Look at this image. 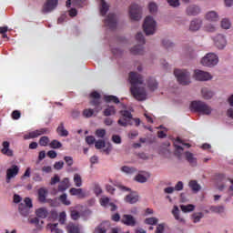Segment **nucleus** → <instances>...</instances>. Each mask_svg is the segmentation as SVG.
<instances>
[{"label": "nucleus", "instance_id": "nucleus-1", "mask_svg": "<svg viewBox=\"0 0 233 233\" xmlns=\"http://www.w3.org/2000/svg\"><path fill=\"white\" fill-rule=\"evenodd\" d=\"M129 83L131 84L130 92L137 101L147 99V90L145 87H137V85H143V76L137 72L129 73Z\"/></svg>", "mask_w": 233, "mask_h": 233}, {"label": "nucleus", "instance_id": "nucleus-2", "mask_svg": "<svg viewBox=\"0 0 233 233\" xmlns=\"http://www.w3.org/2000/svg\"><path fill=\"white\" fill-rule=\"evenodd\" d=\"M120 115L122 117L117 121V124L120 127H128V125L132 126L134 125V123H132L133 121H135L136 127H139V125H141V119L134 118L132 116V113H130L128 110H121Z\"/></svg>", "mask_w": 233, "mask_h": 233}, {"label": "nucleus", "instance_id": "nucleus-3", "mask_svg": "<svg viewBox=\"0 0 233 233\" xmlns=\"http://www.w3.org/2000/svg\"><path fill=\"white\" fill-rule=\"evenodd\" d=\"M190 110L191 112H198V114H202L203 116H210L212 114V107L203 101L191 102Z\"/></svg>", "mask_w": 233, "mask_h": 233}, {"label": "nucleus", "instance_id": "nucleus-4", "mask_svg": "<svg viewBox=\"0 0 233 233\" xmlns=\"http://www.w3.org/2000/svg\"><path fill=\"white\" fill-rule=\"evenodd\" d=\"M174 76L180 85H190V73L185 69H175Z\"/></svg>", "mask_w": 233, "mask_h": 233}, {"label": "nucleus", "instance_id": "nucleus-5", "mask_svg": "<svg viewBox=\"0 0 233 233\" xmlns=\"http://www.w3.org/2000/svg\"><path fill=\"white\" fill-rule=\"evenodd\" d=\"M136 40L140 45L135 46L133 48H131L130 52L134 56H141L144 53L143 45H145V43H146L145 36L143 35V33H141V32L137 33L136 35Z\"/></svg>", "mask_w": 233, "mask_h": 233}, {"label": "nucleus", "instance_id": "nucleus-6", "mask_svg": "<svg viewBox=\"0 0 233 233\" xmlns=\"http://www.w3.org/2000/svg\"><path fill=\"white\" fill-rule=\"evenodd\" d=\"M143 28L146 35H153L156 32V20L152 16H147L143 24Z\"/></svg>", "mask_w": 233, "mask_h": 233}, {"label": "nucleus", "instance_id": "nucleus-7", "mask_svg": "<svg viewBox=\"0 0 233 233\" xmlns=\"http://www.w3.org/2000/svg\"><path fill=\"white\" fill-rule=\"evenodd\" d=\"M201 63L203 65V66H216V65H218V63H219V59L218 58V56H216V54L213 53H208L207 54V56H205L202 60Z\"/></svg>", "mask_w": 233, "mask_h": 233}, {"label": "nucleus", "instance_id": "nucleus-8", "mask_svg": "<svg viewBox=\"0 0 233 233\" xmlns=\"http://www.w3.org/2000/svg\"><path fill=\"white\" fill-rule=\"evenodd\" d=\"M129 16L132 21L141 19V7L137 4H132L129 7Z\"/></svg>", "mask_w": 233, "mask_h": 233}, {"label": "nucleus", "instance_id": "nucleus-9", "mask_svg": "<svg viewBox=\"0 0 233 233\" xmlns=\"http://www.w3.org/2000/svg\"><path fill=\"white\" fill-rule=\"evenodd\" d=\"M193 77L196 79V81H210V79H212V75H210L208 72L196 69L194 71Z\"/></svg>", "mask_w": 233, "mask_h": 233}, {"label": "nucleus", "instance_id": "nucleus-10", "mask_svg": "<svg viewBox=\"0 0 233 233\" xmlns=\"http://www.w3.org/2000/svg\"><path fill=\"white\" fill-rule=\"evenodd\" d=\"M50 130L46 127L36 129L24 136V139H35V137H39V136H43L44 134H49Z\"/></svg>", "mask_w": 233, "mask_h": 233}, {"label": "nucleus", "instance_id": "nucleus-11", "mask_svg": "<svg viewBox=\"0 0 233 233\" xmlns=\"http://www.w3.org/2000/svg\"><path fill=\"white\" fill-rule=\"evenodd\" d=\"M57 5H59V0H46L43 5V14H49V12H53V10L57 8Z\"/></svg>", "mask_w": 233, "mask_h": 233}, {"label": "nucleus", "instance_id": "nucleus-12", "mask_svg": "<svg viewBox=\"0 0 233 233\" xmlns=\"http://www.w3.org/2000/svg\"><path fill=\"white\" fill-rule=\"evenodd\" d=\"M90 97L92 98V100H90V105L96 106V112H99V110H101V107H99V105H101V95L95 91L90 94Z\"/></svg>", "mask_w": 233, "mask_h": 233}, {"label": "nucleus", "instance_id": "nucleus-13", "mask_svg": "<svg viewBox=\"0 0 233 233\" xmlns=\"http://www.w3.org/2000/svg\"><path fill=\"white\" fill-rule=\"evenodd\" d=\"M105 26L110 28V30H115L117 26V20L116 19V15L109 14L104 21Z\"/></svg>", "mask_w": 233, "mask_h": 233}, {"label": "nucleus", "instance_id": "nucleus-14", "mask_svg": "<svg viewBox=\"0 0 233 233\" xmlns=\"http://www.w3.org/2000/svg\"><path fill=\"white\" fill-rule=\"evenodd\" d=\"M121 223L124 225H127V227H136L137 225V221H136V218L132 215H123Z\"/></svg>", "mask_w": 233, "mask_h": 233}, {"label": "nucleus", "instance_id": "nucleus-15", "mask_svg": "<svg viewBox=\"0 0 233 233\" xmlns=\"http://www.w3.org/2000/svg\"><path fill=\"white\" fill-rule=\"evenodd\" d=\"M19 174V167L13 165L6 170V183H10V179L15 177Z\"/></svg>", "mask_w": 233, "mask_h": 233}, {"label": "nucleus", "instance_id": "nucleus-16", "mask_svg": "<svg viewBox=\"0 0 233 233\" xmlns=\"http://www.w3.org/2000/svg\"><path fill=\"white\" fill-rule=\"evenodd\" d=\"M214 43L217 48L219 50H223L225 46H227V39L223 35H218L214 37Z\"/></svg>", "mask_w": 233, "mask_h": 233}, {"label": "nucleus", "instance_id": "nucleus-17", "mask_svg": "<svg viewBox=\"0 0 233 233\" xmlns=\"http://www.w3.org/2000/svg\"><path fill=\"white\" fill-rule=\"evenodd\" d=\"M2 154H4V156H8V157H12L14 156V151L12 149H10V142L8 141H4L2 144Z\"/></svg>", "mask_w": 233, "mask_h": 233}, {"label": "nucleus", "instance_id": "nucleus-18", "mask_svg": "<svg viewBox=\"0 0 233 233\" xmlns=\"http://www.w3.org/2000/svg\"><path fill=\"white\" fill-rule=\"evenodd\" d=\"M126 203H129L130 205H134L139 201V195L136 192H131L129 195L126 196L125 198Z\"/></svg>", "mask_w": 233, "mask_h": 233}, {"label": "nucleus", "instance_id": "nucleus-19", "mask_svg": "<svg viewBox=\"0 0 233 233\" xmlns=\"http://www.w3.org/2000/svg\"><path fill=\"white\" fill-rule=\"evenodd\" d=\"M56 134L60 136V137H68V130L65 128V123L61 122L56 128Z\"/></svg>", "mask_w": 233, "mask_h": 233}, {"label": "nucleus", "instance_id": "nucleus-20", "mask_svg": "<svg viewBox=\"0 0 233 233\" xmlns=\"http://www.w3.org/2000/svg\"><path fill=\"white\" fill-rule=\"evenodd\" d=\"M185 157L187 161L189 162L191 167H196V165H198V159L194 157V154H192L191 152L187 151L185 153Z\"/></svg>", "mask_w": 233, "mask_h": 233}, {"label": "nucleus", "instance_id": "nucleus-21", "mask_svg": "<svg viewBox=\"0 0 233 233\" xmlns=\"http://www.w3.org/2000/svg\"><path fill=\"white\" fill-rule=\"evenodd\" d=\"M199 28H201V20L199 19L192 20L189 25V30H191V32H198Z\"/></svg>", "mask_w": 233, "mask_h": 233}, {"label": "nucleus", "instance_id": "nucleus-22", "mask_svg": "<svg viewBox=\"0 0 233 233\" xmlns=\"http://www.w3.org/2000/svg\"><path fill=\"white\" fill-rule=\"evenodd\" d=\"M201 12V9H199V6L198 5H189L187 8V15H198Z\"/></svg>", "mask_w": 233, "mask_h": 233}, {"label": "nucleus", "instance_id": "nucleus-23", "mask_svg": "<svg viewBox=\"0 0 233 233\" xmlns=\"http://www.w3.org/2000/svg\"><path fill=\"white\" fill-rule=\"evenodd\" d=\"M68 187H70V180L66 177L58 185V191L65 192V190L68 189Z\"/></svg>", "mask_w": 233, "mask_h": 233}, {"label": "nucleus", "instance_id": "nucleus-24", "mask_svg": "<svg viewBox=\"0 0 233 233\" xmlns=\"http://www.w3.org/2000/svg\"><path fill=\"white\" fill-rule=\"evenodd\" d=\"M201 94L204 99H212L214 97V92L207 87L202 88Z\"/></svg>", "mask_w": 233, "mask_h": 233}, {"label": "nucleus", "instance_id": "nucleus-25", "mask_svg": "<svg viewBox=\"0 0 233 233\" xmlns=\"http://www.w3.org/2000/svg\"><path fill=\"white\" fill-rule=\"evenodd\" d=\"M18 210L24 218H27V216L30 214V208H28L25 204L21 203L18 206Z\"/></svg>", "mask_w": 233, "mask_h": 233}, {"label": "nucleus", "instance_id": "nucleus-26", "mask_svg": "<svg viewBox=\"0 0 233 233\" xmlns=\"http://www.w3.org/2000/svg\"><path fill=\"white\" fill-rule=\"evenodd\" d=\"M172 214L177 221H179V223H185V219L179 216V208L177 206H174Z\"/></svg>", "mask_w": 233, "mask_h": 233}, {"label": "nucleus", "instance_id": "nucleus-27", "mask_svg": "<svg viewBox=\"0 0 233 233\" xmlns=\"http://www.w3.org/2000/svg\"><path fill=\"white\" fill-rule=\"evenodd\" d=\"M206 19L208 21L216 22L218 21L219 16L218 15V13L215 11H210L206 15Z\"/></svg>", "mask_w": 233, "mask_h": 233}, {"label": "nucleus", "instance_id": "nucleus-28", "mask_svg": "<svg viewBox=\"0 0 233 233\" xmlns=\"http://www.w3.org/2000/svg\"><path fill=\"white\" fill-rule=\"evenodd\" d=\"M35 215L37 216V218H41L42 219H45L46 218L48 217V210H46V208H40L36 209Z\"/></svg>", "mask_w": 233, "mask_h": 233}, {"label": "nucleus", "instance_id": "nucleus-29", "mask_svg": "<svg viewBox=\"0 0 233 233\" xmlns=\"http://www.w3.org/2000/svg\"><path fill=\"white\" fill-rule=\"evenodd\" d=\"M116 107L114 106H107L104 110V116L109 117V116H116Z\"/></svg>", "mask_w": 233, "mask_h": 233}, {"label": "nucleus", "instance_id": "nucleus-30", "mask_svg": "<svg viewBox=\"0 0 233 233\" xmlns=\"http://www.w3.org/2000/svg\"><path fill=\"white\" fill-rule=\"evenodd\" d=\"M210 212L213 214H223L225 212L224 206H210L209 208Z\"/></svg>", "mask_w": 233, "mask_h": 233}, {"label": "nucleus", "instance_id": "nucleus-31", "mask_svg": "<svg viewBox=\"0 0 233 233\" xmlns=\"http://www.w3.org/2000/svg\"><path fill=\"white\" fill-rule=\"evenodd\" d=\"M66 230H67L68 233H80L79 226H77L74 223H69L66 226Z\"/></svg>", "mask_w": 233, "mask_h": 233}, {"label": "nucleus", "instance_id": "nucleus-32", "mask_svg": "<svg viewBox=\"0 0 233 233\" xmlns=\"http://www.w3.org/2000/svg\"><path fill=\"white\" fill-rule=\"evenodd\" d=\"M69 194H71V196H78V198H83L85 196V193H83V188L76 187H72L69 190Z\"/></svg>", "mask_w": 233, "mask_h": 233}, {"label": "nucleus", "instance_id": "nucleus-33", "mask_svg": "<svg viewBox=\"0 0 233 233\" xmlns=\"http://www.w3.org/2000/svg\"><path fill=\"white\" fill-rule=\"evenodd\" d=\"M147 86L149 90H152V91L157 90V81H156V79L152 77L148 78Z\"/></svg>", "mask_w": 233, "mask_h": 233}, {"label": "nucleus", "instance_id": "nucleus-34", "mask_svg": "<svg viewBox=\"0 0 233 233\" xmlns=\"http://www.w3.org/2000/svg\"><path fill=\"white\" fill-rule=\"evenodd\" d=\"M189 187L193 192H199L201 190V186L196 180L189 181Z\"/></svg>", "mask_w": 233, "mask_h": 233}, {"label": "nucleus", "instance_id": "nucleus-35", "mask_svg": "<svg viewBox=\"0 0 233 233\" xmlns=\"http://www.w3.org/2000/svg\"><path fill=\"white\" fill-rule=\"evenodd\" d=\"M121 172H124V174H136L137 169L136 167L124 166L121 167Z\"/></svg>", "mask_w": 233, "mask_h": 233}, {"label": "nucleus", "instance_id": "nucleus-36", "mask_svg": "<svg viewBox=\"0 0 233 233\" xmlns=\"http://www.w3.org/2000/svg\"><path fill=\"white\" fill-rule=\"evenodd\" d=\"M203 218H205V215L203 214V212H198V213L192 214L193 223H199V221H201Z\"/></svg>", "mask_w": 233, "mask_h": 233}, {"label": "nucleus", "instance_id": "nucleus-37", "mask_svg": "<svg viewBox=\"0 0 233 233\" xmlns=\"http://www.w3.org/2000/svg\"><path fill=\"white\" fill-rule=\"evenodd\" d=\"M105 101L106 103H115L116 105H119V98L116 96H106Z\"/></svg>", "mask_w": 233, "mask_h": 233}, {"label": "nucleus", "instance_id": "nucleus-38", "mask_svg": "<svg viewBox=\"0 0 233 233\" xmlns=\"http://www.w3.org/2000/svg\"><path fill=\"white\" fill-rule=\"evenodd\" d=\"M180 208L182 210V212H194V210L196 209V206L192 205V204H189V205H181L180 206Z\"/></svg>", "mask_w": 233, "mask_h": 233}, {"label": "nucleus", "instance_id": "nucleus-39", "mask_svg": "<svg viewBox=\"0 0 233 233\" xmlns=\"http://www.w3.org/2000/svg\"><path fill=\"white\" fill-rule=\"evenodd\" d=\"M108 4L105 2V0H101V7H100V14L101 15H106V12H108Z\"/></svg>", "mask_w": 233, "mask_h": 233}, {"label": "nucleus", "instance_id": "nucleus-40", "mask_svg": "<svg viewBox=\"0 0 233 233\" xmlns=\"http://www.w3.org/2000/svg\"><path fill=\"white\" fill-rule=\"evenodd\" d=\"M74 183L76 187H83V178H81V175L77 173L74 175Z\"/></svg>", "mask_w": 233, "mask_h": 233}, {"label": "nucleus", "instance_id": "nucleus-41", "mask_svg": "<svg viewBox=\"0 0 233 233\" xmlns=\"http://www.w3.org/2000/svg\"><path fill=\"white\" fill-rule=\"evenodd\" d=\"M38 143H39L40 147H48V145H50V138L46 136H44V137H40Z\"/></svg>", "mask_w": 233, "mask_h": 233}, {"label": "nucleus", "instance_id": "nucleus-42", "mask_svg": "<svg viewBox=\"0 0 233 233\" xmlns=\"http://www.w3.org/2000/svg\"><path fill=\"white\" fill-rule=\"evenodd\" d=\"M38 199L39 201H41L42 203L46 201V191L45 188L41 187L38 190Z\"/></svg>", "mask_w": 233, "mask_h": 233}, {"label": "nucleus", "instance_id": "nucleus-43", "mask_svg": "<svg viewBox=\"0 0 233 233\" xmlns=\"http://www.w3.org/2000/svg\"><path fill=\"white\" fill-rule=\"evenodd\" d=\"M49 147L50 148L57 149L61 148V147H63V144L58 140L54 139L49 143Z\"/></svg>", "mask_w": 233, "mask_h": 233}, {"label": "nucleus", "instance_id": "nucleus-44", "mask_svg": "<svg viewBox=\"0 0 233 233\" xmlns=\"http://www.w3.org/2000/svg\"><path fill=\"white\" fill-rule=\"evenodd\" d=\"M159 221V219H157V218L151 217V218H147L144 220V223L146 225H157V222Z\"/></svg>", "mask_w": 233, "mask_h": 233}, {"label": "nucleus", "instance_id": "nucleus-45", "mask_svg": "<svg viewBox=\"0 0 233 233\" xmlns=\"http://www.w3.org/2000/svg\"><path fill=\"white\" fill-rule=\"evenodd\" d=\"M59 200L61 201V203H63V205H66L67 207L71 204L70 200H68V198L66 197V193L62 194L59 197Z\"/></svg>", "mask_w": 233, "mask_h": 233}, {"label": "nucleus", "instance_id": "nucleus-46", "mask_svg": "<svg viewBox=\"0 0 233 233\" xmlns=\"http://www.w3.org/2000/svg\"><path fill=\"white\" fill-rule=\"evenodd\" d=\"M148 178H147V177L143 176L142 174H137L135 177V181H137V183H147Z\"/></svg>", "mask_w": 233, "mask_h": 233}, {"label": "nucleus", "instance_id": "nucleus-47", "mask_svg": "<svg viewBox=\"0 0 233 233\" xmlns=\"http://www.w3.org/2000/svg\"><path fill=\"white\" fill-rule=\"evenodd\" d=\"M95 233H106V227L105 224H100L98 227L95 228Z\"/></svg>", "mask_w": 233, "mask_h": 233}, {"label": "nucleus", "instance_id": "nucleus-48", "mask_svg": "<svg viewBox=\"0 0 233 233\" xmlns=\"http://www.w3.org/2000/svg\"><path fill=\"white\" fill-rule=\"evenodd\" d=\"M175 156H177V157L180 158L181 157V154H183V147L181 146H177L175 144Z\"/></svg>", "mask_w": 233, "mask_h": 233}, {"label": "nucleus", "instance_id": "nucleus-49", "mask_svg": "<svg viewBox=\"0 0 233 233\" xmlns=\"http://www.w3.org/2000/svg\"><path fill=\"white\" fill-rule=\"evenodd\" d=\"M221 27L224 28V30H228V28H230V21L227 18H224L221 21Z\"/></svg>", "mask_w": 233, "mask_h": 233}, {"label": "nucleus", "instance_id": "nucleus-50", "mask_svg": "<svg viewBox=\"0 0 233 233\" xmlns=\"http://www.w3.org/2000/svg\"><path fill=\"white\" fill-rule=\"evenodd\" d=\"M105 145L106 142L105 140H97L96 143H95V147L97 149V150H101V148H105Z\"/></svg>", "mask_w": 233, "mask_h": 233}, {"label": "nucleus", "instance_id": "nucleus-51", "mask_svg": "<svg viewBox=\"0 0 233 233\" xmlns=\"http://www.w3.org/2000/svg\"><path fill=\"white\" fill-rule=\"evenodd\" d=\"M12 119H15V121H17V119L21 118V111L19 110H14L11 114Z\"/></svg>", "mask_w": 233, "mask_h": 233}, {"label": "nucleus", "instance_id": "nucleus-52", "mask_svg": "<svg viewBox=\"0 0 233 233\" xmlns=\"http://www.w3.org/2000/svg\"><path fill=\"white\" fill-rule=\"evenodd\" d=\"M84 117H92L94 116V109H85L83 111Z\"/></svg>", "mask_w": 233, "mask_h": 233}, {"label": "nucleus", "instance_id": "nucleus-53", "mask_svg": "<svg viewBox=\"0 0 233 233\" xmlns=\"http://www.w3.org/2000/svg\"><path fill=\"white\" fill-rule=\"evenodd\" d=\"M96 137L103 138L105 136H106V130L105 129H96Z\"/></svg>", "mask_w": 233, "mask_h": 233}, {"label": "nucleus", "instance_id": "nucleus-54", "mask_svg": "<svg viewBox=\"0 0 233 233\" xmlns=\"http://www.w3.org/2000/svg\"><path fill=\"white\" fill-rule=\"evenodd\" d=\"M110 205V198L108 197H104L100 198V205L102 207H106V205Z\"/></svg>", "mask_w": 233, "mask_h": 233}, {"label": "nucleus", "instance_id": "nucleus-55", "mask_svg": "<svg viewBox=\"0 0 233 233\" xmlns=\"http://www.w3.org/2000/svg\"><path fill=\"white\" fill-rule=\"evenodd\" d=\"M65 167V162L58 161L54 164L55 170H61Z\"/></svg>", "mask_w": 233, "mask_h": 233}, {"label": "nucleus", "instance_id": "nucleus-56", "mask_svg": "<svg viewBox=\"0 0 233 233\" xmlns=\"http://www.w3.org/2000/svg\"><path fill=\"white\" fill-rule=\"evenodd\" d=\"M64 161L67 167H72V165H74V158L72 157H65Z\"/></svg>", "mask_w": 233, "mask_h": 233}, {"label": "nucleus", "instance_id": "nucleus-57", "mask_svg": "<svg viewBox=\"0 0 233 233\" xmlns=\"http://www.w3.org/2000/svg\"><path fill=\"white\" fill-rule=\"evenodd\" d=\"M81 218V215L78 213L77 210H72L71 211V218L75 221H77V219Z\"/></svg>", "mask_w": 233, "mask_h": 233}, {"label": "nucleus", "instance_id": "nucleus-58", "mask_svg": "<svg viewBox=\"0 0 233 233\" xmlns=\"http://www.w3.org/2000/svg\"><path fill=\"white\" fill-rule=\"evenodd\" d=\"M150 14H155V12H157V5L156 3H150L148 5Z\"/></svg>", "mask_w": 233, "mask_h": 233}, {"label": "nucleus", "instance_id": "nucleus-59", "mask_svg": "<svg viewBox=\"0 0 233 233\" xmlns=\"http://www.w3.org/2000/svg\"><path fill=\"white\" fill-rule=\"evenodd\" d=\"M162 45L163 46H165V48H172V46H174V43L170 42V40H167L164 39L162 41Z\"/></svg>", "mask_w": 233, "mask_h": 233}, {"label": "nucleus", "instance_id": "nucleus-60", "mask_svg": "<svg viewBox=\"0 0 233 233\" xmlns=\"http://www.w3.org/2000/svg\"><path fill=\"white\" fill-rule=\"evenodd\" d=\"M24 202L25 207H26L27 208H32L34 207V205L32 204V199H30V198H25Z\"/></svg>", "mask_w": 233, "mask_h": 233}, {"label": "nucleus", "instance_id": "nucleus-61", "mask_svg": "<svg viewBox=\"0 0 233 233\" xmlns=\"http://www.w3.org/2000/svg\"><path fill=\"white\" fill-rule=\"evenodd\" d=\"M86 143H87V145H94L96 143V137H94L93 136L86 137Z\"/></svg>", "mask_w": 233, "mask_h": 233}, {"label": "nucleus", "instance_id": "nucleus-62", "mask_svg": "<svg viewBox=\"0 0 233 233\" xmlns=\"http://www.w3.org/2000/svg\"><path fill=\"white\" fill-rule=\"evenodd\" d=\"M139 136V132L137 130H132L128 133L129 139H134Z\"/></svg>", "mask_w": 233, "mask_h": 233}, {"label": "nucleus", "instance_id": "nucleus-63", "mask_svg": "<svg viewBox=\"0 0 233 233\" xmlns=\"http://www.w3.org/2000/svg\"><path fill=\"white\" fill-rule=\"evenodd\" d=\"M112 141L116 145H121V137H119V135H113Z\"/></svg>", "mask_w": 233, "mask_h": 233}, {"label": "nucleus", "instance_id": "nucleus-64", "mask_svg": "<svg viewBox=\"0 0 233 233\" xmlns=\"http://www.w3.org/2000/svg\"><path fill=\"white\" fill-rule=\"evenodd\" d=\"M61 181V178L58 175H55L54 177L51 178L50 185H56V183H59Z\"/></svg>", "mask_w": 233, "mask_h": 233}]
</instances>
